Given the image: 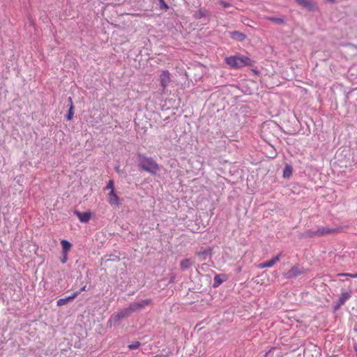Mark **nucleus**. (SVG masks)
I'll return each mask as SVG.
<instances>
[{"label":"nucleus","mask_w":357,"mask_h":357,"mask_svg":"<svg viewBox=\"0 0 357 357\" xmlns=\"http://www.w3.org/2000/svg\"><path fill=\"white\" fill-rule=\"evenodd\" d=\"M219 4L221 5L224 8L229 7L231 6L229 3L224 1H219Z\"/></svg>","instance_id":"nucleus-27"},{"label":"nucleus","mask_w":357,"mask_h":357,"mask_svg":"<svg viewBox=\"0 0 357 357\" xmlns=\"http://www.w3.org/2000/svg\"><path fill=\"white\" fill-rule=\"evenodd\" d=\"M231 37L233 39H235L238 41H243L245 38V36L243 33H242L239 31H232L231 33Z\"/></svg>","instance_id":"nucleus-14"},{"label":"nucleus","mask_w":357,"mask_h":357,"mask_svg":"<svg viewBox=\"0 0 357 357\" xmlns=\"http://www.w3.org/2000/svg\"><path fill=\"white\" fill-rule=\"evenodd\" d=\"M338 275L340 276H347L352 278H357V273L351 274V273H339Z\"/></svg>","instance_id":"nucleus-23"},{"label":"nucleus","mask_w":357,"mask_h":357,"mask_svg":"<svg viewBox=\"0 0 357 357\" xmlns=\"http://www.w3.org/2000/svg\"><path fill=\"white\" fill-rule=\"evenodd\" d=\"M109 204L112 206H119L120 205L119 197L115 192H109L107 195Z\"/></svg>","instance_id":"nucleus-8"},{"label":"nucleus","mask_w":357,"mask_h":357,"mask_svg":"<svg viewBox=\"0 0 357 357\" xmlns=\"http://www.w3.org/2000/svg\"><path fill=\"white\" fill-rule=\"evenodd\" d=\"M296 2L301 7L308 10H314L316 5L311 0H295Z\"/></svg>","instance_id":"nucleus-9"},{"label":"nucleus","mask_w":357,"mask_h":357,"mask_svg":"<svg viewBox=\"0 0 357 357\" xmlns=\"http://www.w3.org/2000/svg\"><path fill=\"white\" fill-rule=\"evenodd\" d=\"M210 12L206 9L201 8L196 13V18L201 19L202 17L209 16Z\"/></svg>","instance_id":"nucleus-16"},{"label":"nucleus","mask_w":357,"mask_h":357,"mask_svg":"<svg viewBox=\"0 0 357 357\" xmlns=\"http://www.w3.org/2000/svg\"><path fill=\"white\" fill-rule=\"evenodd\" d=\"M151 303L150 299H145L139 303H134L130 305V307L132 312L139 310L140 309L149 305Z\"/></svg>","instance_id":"nucleus-7"},{"label":"nucleus","mask_w":357,"mask_h":357,"mask_svg":"<svg viewBox=\"0 0 357 357\" xmlns=\"http://www.w3.org/2000/svg\"><path fill=\"white\" fill-rule=\"evenodd\" d=\"M133 16H135V17H141L142 16V14L140 13H136V14H132Z\"/></svg>","instance_id":"nucleus-30"},{"label":"nucleus","mask_w":357,"mask_h":357,"mask_svg":"<svg viewBox=\"0 0 357 357\" xmlns=\"http://www.w3.org/2000/svg\"><path fill=\"white\" fill-rule=\"evenodd\" d=\"M139 167L151 174H155L160 170V165L152 158L139 155Z\"/></svg>","instance_id":"nucleus-2"},{"label":"nucleus","mask_w":357,"mask_h":357,"mask_svg":"<svg viewBox=\"0 0 357 357\" xmlns=\"http://www.w3.org/2000/svg\"><path fill=\"white\" fill-rule=\"evenodd\" d=\"M337 232V230L335 229H331L328 227H321L319 228L316 231H309L307 232V237H314V236H323L325 235L334 234Z\"/></svg>","instance_id":"nucleus-4"},{"label":"nucleus","mask_w":357,"mask_h":357,"mask_svg":"<svg viewBox=\"0 0 357 357\" xmlns=\"http://www.w3.org/2000/svg\"><path fill=\"white\" fill-rule=\"evenodd\" d=\"M225 63L234 69H239L245 66H252L255 61L244 55H234L225 59Z\"/></svg>","instance_id":"nucleus-1"},{"label":"nucleus","mask_w":357,"mask_h":357,"mask_svg":"<svg viewBox=\"0 0 357 357\" xmlns=\"http://www.w3.org/2000/svg\"><path fill=\"white\" fill-rule=\"evenodd\" d=\"M351 297V294L349 292H342L340 299H339V305H342L345 303V302Z\"/></svg>","instance_id":"nucleus-15"},{"label":"nucleus","mask_w":357,"mask_h":357,"mask_svg":"<svg viewBox=\"0 0 357 357\" xmlns=\"http://www.w3.org/2000/svg\"><path fill=\"white\" fill-rule=\"evenodd\" d=\"M301 269L298 266H295L285 273V277L287 278H292L301 275Z\"/></svg>","instance_id":"nucleus-10"},{"label":"nucleus","mask_w":357,"mask_h":357,"mask_svg":"<svg viewBox=\"0 0 357 357\" xmlns=\"http://www.w3.org/2000/svg\"><path fill=\"white\" fill-rule=\"evenodd\" d=\"M292 174V167L289 165H286L283 171V176L289 178Z\"/></svg>","instance_id":"nucleus-17"},{"label":"nucleus","mask_w":357,"mask_h":357,"mask_svg":"<svg viewBox=\"0 0 357 357\" xmlns=\"http://www.w3.org/2000/svg\"><path fill=\"white\" fill-rule=\"evenodd\" d=\"M70 301L68 297L60 298L56 301V305L58 306H61L67 304Z\"/></svg>","instance_id":"nucleus-20"},{"label":"nucleus","mask_w":357,"mask_h":357,"mask_svg":"<svg viewBox=\"0 0 357 357\" xmlns=\"http://www.w3.org/2000/svg\"><path fill=\"white\" fill-rule=\"evenodd\" d=\"M140 346V342H138V341H136V342H134L133 343H132L131 344H129L128 345V348L130 349H138Z\"/></svg>","instance_id":"nucleus-22"},{"label":"nucleus","mask_w":357,"mask_h":357,"mask_svg":"<svg viewBox=\"0 0 357 357\" xmlns=\"http://www.w3.org/2000/svg\"><path fill=\"white\" fill-rule=\"evenodd\" d=\"M68 101L70 102V108H69V110H68V114L67 115V119L68 120H71L73 119V114H74V112H73L74 107H73V100H72V98L70 97L68 98Z\"/></svg>","instance_id":"nucleus-18"},{"label":"nucleus","mask_w":357,"mask_h":357,"mask_svg":"<svg viewBox=\"0 0 357 357\" xmlns=\"http://www.w3.org/2000/svg\"><path fill=\"white\" fill-rule=\"evenodd\" d=\"M76 214L82 222H87L91 218V214L90 212L81 213L79 211L76 212Z\"/></svg>","instance_id":"nucleus-11"},{"label":"nucleus","mask_w":357,"mask_h":357,"mask_svg":"<svg viewBox=\"0 0 357 357\" xmlns=\"http://www.w3.org/2000/svg\"><path fill=\"white\" fill-rule=\"evenodd\" d=\"M132 313V311L131 310L129 306L128 307L121 310L116 314H112L109 318L108 322L109 324H110V326H112V324H116L121 319L130 316Z\"/></svg>","instance_id":"nucleus-3"},{"label":"nucleus","mask_w":357,"mask_h":357,"mask_svg":"<svg viewBox=\"0 0 357 357\" xmlns=\"http://www.w3.org/2000/svg\"><path fill=\"white\" fill-rule=\"evenodd\" d=\"M226 280V276L225 275H216L214 277L213 287H219L224 281Z\"/></svg>","instance_id":"nucleus-12"},{"label":"nucleus","mask_w":357,"mask_h":357,"mask_svg":"<svg viewBox=\"0 0 357 357\" xmlns=\"http://www.w3.org/2000/svg\"><path fill=\"white\" fill-rule=\"evenodd\" d=\"M105 189L109 190V192H114V183L113 180H109L107 183Z\"/></svg>","instance_id":"nucleus-21"},{"label":"nucleus","mask_w":357,"mask_h":357,"mask_svg":"<svg viewBox=\"0 0 357 357\" xmlns=\"http://www.w3.org/2000/svg\"><path fill=\"white\" fill-rule=\"evenodd\" d=\"M67 259H68L67 255H65L63 254V257L61 259V262L64 264V263H66L67 261Z\"/></svg>","instance_id":"nucleus-28"},{"label":"nucleus","mask_w":357,"mask_h":357,"mask_svg":"<svg viewBox=\"0 0 357 357\" xmlns=\"http://www.w3.org/2000/svg\"><path fill=\"white\" fill-rule=\"evenodd\" d=\"M160 6H161V8L162 9H165V10H167L169 9V6L165 3V1L164 0H160Z\"/></svg>","instance_id":"nucleus-24"},{"label":"nucleus","mask_w":357,"mask_h":357,"mask_svg":"<svg viewBox=\"0 0 357 357\" xmlns=\"http://www.w3.org/2000/svg\"><path fill=\"white\" fill-rule=\"evenodd\" d=\"M79 294H80V291H75L72 295H70L68 297L69 300L71 301V300H73L74 298H75Z\"/></svg>","instance_id":"nucleus-26"},{"label":"nucleus","mask_w":357,"mask_h":357,"mask_svg":"<svg viewBox=\"0 0 357 357\" xmlns=\"http://www.w3.org/2000/svg\"><path fill=\"white\" fill-rule=\"evenodd\" d=\"M272 22H277V23H282L283 22V20L281 19V18H278V17H269L268 18Z\"/></svg>","instance_id":"nucleus-25"},{"label":"nucleus","mask_w":357,"mask_h":357,"mask_svg":"<svg viewBox=\"0 0 357 357\" xmlns=\"http://www.w3.org/2000/svg\"><path fill=\"white\" fill-rule=\"evenodd\" d=\"M86 286H84V287H82L81 288V289H80V291H79L81 292V291H86Z\"/></svg>","instance_id":"nucleus-29"},{"label":"nucleus","mask_w":357,"mask_h":357,"mask_svg":"<svg viewBox=\"0 0 357 357\" xmlns=\"http://www.w3.org/2000/svg\"><path fill=\"white\" fill-rule=\"evenodd\" d=\"M61 244L62 245L63 254L68 255V252L72 247L71 243L66 240H62Z\"/></svg>","instance_id":"nucleus-13"},{"label":"nucleus","mask_w":357,"mask_h":357,"mask_svg":"<svg viewBox=\"0 0 357 357\" xmlns=\"http://www.w3.org/2000/svg\"><path fill=\"white\" fill-rule=\"evenodd\" d=\"M159 80L160 86L162 88V91L165 92L168 85L172 82L170 73L167 70H162L159 76Z\"/></svg>","instance_id":"nucleus-5"},{"label":"nucleus","mask_w":357,"mask_h":357,"mask_svg":"<svg viewBox=\"0 0 357 357\" xmlns=\"http://www.w3.org/2000/svg\"><path fill=\"white\" fill-rule=\"evenodd\" d=\"M192 265V261L190 259H185L182 260L180 263V266L183 269H187Z\"/></svg>","instance_id":"nucleus-19"},{"label":"nucleus","mask_w":357,"mask_h":357,"mask_svg":"<svg viewBox=\"0 0 357 357\" xmlns=\"http://www.w3.org/2000/svg\"><path fill=\"white\" fill-rule=\"evenodd\" d=\"M280 257H281V254H279L278 255H276L275 257H274L273 259L267 261H265V262H263V263H261L257 265V267L260 269H262V268H270V267H272L278 261H279L280 259Z\"/></svg>","instance_id":"nucleus-6"}]
</instances>
